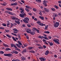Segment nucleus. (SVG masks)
<instances>
[{
    "mask_svg": "<svg viewBox=\"0 0 61 61\" xmlns=\"http://www.w3.org/2000/svg\"><path fill=\"white\" fill-rule=\"evenodd\" d=\"M29 20V19L27 17L25 18V19L23 20V21L25 23H28V22L27 21H28Z\"/></svg>",
    "mask_w": 61,
    "mask_h": 61,
    "instance_id": "1",
    "label": "nucleus"
},
{
    "mask_svg": "<svg viewBox=\"0 0 61 61\" xmlns=\"http://www.w3.org/2000/svg\"><path fill=\"white\" fill-rule=\"evenodd\" d=\"M59 25V22H56L54 24V26L56 27H57L58 25Z\"/></svg>",
    "mask_w": 61,
    "mask_h": 61,
    "instance_id": "2",
    "label": "nucleus"
},
{
    "mask_svg": "<svg viewBox=\"0 0 61 61\" xmlns=\"http://www.w3.org/2000/svg\"><path fill=\"white\" fill-rule=\"evenodd\" d=\"M20 16L21 17H24L25 16H26V14L25 13H24V14H20Z\"/></svg>",
    "mask_w": 61,
    "mask_h": 61,
    "instance_id": "3",
    "label": "nucleus"
},
{
    "mask_svg": "<svg viewBox=\"0 0 61 61\" xmlns=\"http://www.w3.org/2000/svg\"><path fill=\"white\" fill-rule=\"evenodd\" d=\"M39 59L41 60V61H44L46 60V59L44 57L39 58Z\"/></svg>",
    "mask_w": 61,
    "mask_h": 61,
    "instance_id": "4",
    "label": "nucleus"
},
{
    "mask_svg": "<svg viewBox=\"0 0 61 61\" xmlns=\"http://www.w3.org/2000/svg\"><path fill=\"white\" fill-rule=\"evenodd\" d=\"M53 41H54L55 43H56L58 44H59V43L58 42V41H59V40H56L54 39L53 40Z\"/></svg>",
    "mask_w": 61,
    "mask_h": 61,
    "instance_id": "5",
    "label": "nucleus"
},
{
    "mask_svg": "<svg viewBox=\"0 0 61 61\" xmlns=\"http://www.w3.org/2000/svg\"><path fill=\"white\" fill-rule=\"evenodd\" d=\"M26 31L28 33H31V32H31V30L30 29H27Z\"/></svg>",
    "mask_w": 61,
    "mask_h": 61,
    "instance_id": "6",
    "label": "nucleus"
},
{
    "mask_svg": "<svg viewBox=\"0 0 61 61\" xmlns=\"http://www.w3.org/2000/svg\"><path fill=\"white\" fill-rule=\"evenodd\" d=\"M5 56H12V54H4Z\"/></svg>",
    "mask_w": 61,
    "mask_h": 61,
    "instance_id": "7",
    "label": "nucleus"
},
{
    "mask_svg": "<svg viewBox=\"0 0 61 61\" xmlns=\"http://www.w3.org/2000/svg\"><path fill=\"white\" fill-rule=\"evenodd\" d=\"M44 10L46 11V12H49V10L48 9H47L46 8H44Z\"/></svg>",
    "mask_w": 61,
    "mask_h": 61,
    "instance_id": "8",
    "label": "nucleus"
},
{
    "mask_svg": "<svg viewBox=\"0 0 61 61\" xmlns=\"http://www.w3.org/2000/svg\"><path fill=\"white\" fill-rule=\"evenodd\" d=\"M18 47H19V48H21V46L20 45L18 44L17 43H16L15 44Z\"/></svg>",
    "mask_w": 61,
    "mask_h": 61,
    "instance_id": "9",
    "label": "nucleus"
},
{
    "mask_svg": "<svg viewBox=\"0 0 61 61\" xmlns=\"http://www.w3.org/2000/svg\"><path fill=\"white\" fill-rule=\"evenodd\" d=\"M33 30H36V31L37 33H39V30L37 29H36V28H33Z\"/></svg>",
    "mask_w": 61,
    "mask_h": 61,
    "instance_id": "10",
    "label": "nucleus"
},
{
    "mask_svg": "<svg viewBox=\"0 0 61 61\" xmlns=\"http://www.w3.org/2000/svg\"><path fill=\"white\" fill-rule=\"evenodd\" d=\"M6 9L9 11H12V9L11 8H6Z\"/></svg>",
    "mask_w": 61,
    "mask_h": 61,
    "instance_id": "11",
    "label": "nucleus"
},
{
    "mask_svg": "<svg viewBox=\"0 0 61 61\" xmlns=\"http://www.w3.org/2000/svg\"><path fill=\"white\" fill-rule=\"evenodd\" d=\"M15 23H17V24H18V25H19V24H20V22H19V21H17L16 20H15Z\"/></svg>",
    "mask_w": 61,
    "mask_h": 61,
    "instance_id": "12",
    "label": "nucleus"
},
{
    "mask_svg": "<svg viewBox=\"0 0 61 61\" xmlns=\"http://www.w3.org/2000/svg\"><path fill=\"white\" fill-rule=\"evenodd\" d=\"M39 17L41 19H42V20H44V17L41 16H39Z\"/></svg>",
    "mask_w": 61,
    "mask_h": 61,
    "instance_id": "13",
    "label": "nucleus"
},
{
    "mask_svg": "<svg viewBox=\"0 0 61 61\" xmlns=\"http://www.w3.org/2000/svg\"><path fill=\"white\" fill-rule=\"evenodd\" d=\"M48 25H47L45 26V30H47L48 29Z\"/></svg>",
    "mask_w": 61,
    "mask_h": 61,
    "instance_id": "14",
    "label": "nucleus"
},
{
    "mask_svg": "<svg viewBox=\"0 0 61 61\" xmlns=\"http://www.w3.org/2000/svg\"><path fill=\"white\" fill-rule=\"evenodd\" d=\"M11 19H13V20H15V19L17 20V19H18L17 18H15V17H13V18H12Z\"/></svg>",
    "mask_w": 61,
    "mask_h": 61,
    "instance_id": "15",
    "label": "nucleus"
},
{
    "mask_svg": "<svg viewBox=\"0 0 61 61\" xmlns=\"http://www.w3.org/2000/svg\"><path fill=\"white\" fill-rule=\"evenodd\" d=\"M21 58L22 60H25V57H21Z\"/></svg>",
    "mask_w": 61,
    "mask_h": 61,
    "instance_id": "16",
    "label": "nucleus"
},
{
    "mask_svg": "<svg viewBox=\"0 0 61 61\" xmlns=\"http://www.w3.org/2000/svg\"><path fill=\"white\" fill-rule=\"evenodd\" d=\"M13 51V52L14 53H15V54H18V52L17 51Z\"/></svg>",
    "mask_w": 61,
    "mask_h": 61,
    "instance_id": "17",
    "label": "nucleus"
},
{
    "mask_svg": "<svg viewBox=\"0 0 61 61\" xmlns=\"http://www.w3.org/2000/svg\"><path fill=\"white\" fill-rule=\"evenodd\" d=\"M18 44H19V45L21 46V45H22V43H20V41H18Z\"/></svg>",
    "mask_w": 61,
    "mask_h": 61,
    "instance_id": "18",
    "label": "nucleus"
},
{
    "mask_svg": "<svg viewBox=\"0 0 61 61\" xmlns=\"http://www.w3.org/2000/svg\"><path fill=\"white\" fill-rule=\"evenodd\" d=\"M29 50H32V49H33V47H29Z\"/></svg>",
    "mask_w": 61,
    "mask_h": 61,
    "instance_id": "19",
    "label": "nucleus"
},
{
    "mask_svg": "<svg viewBox=\"0 0 61 61\" xmlns=\"http://www.w3.org/2000/svg\"><path fill=\"white\" fill-rule=\"evenodd\" d=\"M36 2H39V3H41V0H36Z\"/></svg>",
    "mask_w": 61,
    "mask_h": 61,
    "instance_id": "20",
    "label": "nucleus"
},
{
    "mask_svg": "<svg viewBox=\"0 0 61 61\" xmlns=\"http://www.w3.org/2000/svg\"><path fill=\"white\" fill-rule=\"evenodd\" d=\"M24 10H22L20 11V13H21V14H23L24 13Z\"/></svg>",
    "mask_w": 61,
    "mask_h": 61,
    "instance_id": "21",
    "label": "nucleus"
},
{
    "mask_svg": "<svg viewBox=\"0 0 61 61\" xmlns=\"http://www.w3.org/2000/svg\"><path fill=\"white\" fill-rule=\"evenodd\" d=\"M3 45H4V46H5L6 47H8V45H7L6 44L3 43Z\"/></svg>",
    "mask_w": 61,
    "mask_h": 61,
    "instance_id": "22",
    "label": "nucleus"
},
{
    "mask_svg": "<svg viewBox=\"0 0 61 61\" xmlns=\"http://www.w3.org/2000/svg\"><path fill=\"white\" fill-rule=\"evenodd\" d=\"M30 34H31L32 35H35V33L34 32H30Z\"/></svg>",
    "mask_w": 61,
    "mask_h": 61,
    "instance_id": "23",
    "label": "nucleus"
},
{
    "mask_svg": "<svg viewBox=\"0 0 61 61\" xmlns=\"http://www.w3.org/2000/svg\"><path fill=\"white\" fill-rule=\"evenodd\" d=\"M25 6L26 8H28V9H30L31 8L30 7H29L28 6H27V5H25Z\"/></svg>",
    "mask_w": 61,
    "mask_h": 61,
    "instance_id": "24",
    "label": "nucleus"
},
{
    "mask_svg": "<svg viewBox=\"0 0 61 61\" xmlns=\"http://www.w3.org/2000/svg\"><path fill=\"white\" fill-rule=\"evenodd\" d=\"M42 36H38V38H41V39H43V37Z\"/></svg>",
    "mask_w": 61,
    "mask_h": 61,
    "instance_id": "25",
    "label": "nucleus"
},
{
    "mask_svg": "<svg viewBox=\"0 0 61 61\" xmlns=\"http://www.w3.org/2000/svg\"><path fill=\"white\" fill-rule=\"evenodd\" d=\"M12 38L14 41H16V39H15V37H12Z\"/></svg>",
    "mask_w": 61,
    "mask_h": 61,
    "instance_id": "26",
    "label": "nucleus"
},
{
    "mask_svg": "<svg viewBox=\"0 0 61 61\" xmlns=\"http://www.w3.org/2000/svg\"><path fill=\"white\" fill-rule=\"evenodd\" d=\"M45 33H46V34H49L50 32L48 31H46L44 32Z\"/></svg>",
    "mask_w": 61,
    "mask_h": 61,
    "instance_id": "27",
    "label": "nucleus"
},
{
    "mask_svg": "<svg viewBox=\"0 0 61 61\" xmlns=\"http://www.w3.org/2000/svg\"><path fill=\"white\" fill-rule=\"evenodd\" d=\"M42 37H43L46 40H47L48 39V38H47V37H45L42 36Z\"/></svg>",
    "mask_w": 61,
    "mask_h": 61,
    "instance_id": "28",
    "label": "nucleus"
},
{
    "mask_svg": "<svg viewBox=\"0 0 61 61\" xmlns=\"http://www.w3.org/2000/svg\"><path fill=\"white\" fill-rule=\"evenodd\" d=\"M13 31H17V32H18V30H17L16 29H13Z\"/></svg>",
    "mask_w": 61,
    "mask_h": 61,
    "instance_id": "29",
    "label": "nucleus"
},
{
    "mask_svg": "<svg viewBox=\"0 0 61 61\" xmlns=\"http://www.w3.org/2000/svg\"><path fill=\"white\" fill-rule=\"evenodd\" d=\"M30 52L31 53H35V51H30Z\"/></svg>",
    "mask_w": 61,
    "mask_h": 61,
    "instance_id": "30",
    "label": "nucleus"
},
{
    "mask_svg": "<svg viewBox=\"0 0 61 61\" xmlns=\"http://www.w3.org/2000/svg\"><path fill=\"white\" fill-rule=\"evenodd\" d=\"M39 25L41 26H44V24L43 23H41L39 24Z\"/></svg>",
    "mask_w": 61,
    "mask_h": 61,
    "instance_id": "31",
    "label": "nucleus"
},
{
    "mask_svg": "<svg viewBox=\"0 0 61 61\" xmlns=\"http://www.w3.org/2000/svg\"><path fill=\"white\" fill-rule=\"evenodd\" d=\"M27 26L29 27H31V25L30 24H28L27 25Z\"/></svg>",
    "mask_w": 61,
    "mask_h": 61,
    "instance_id": "32",
    "label": "nucleus"
},
{
    "mask_svg": "<svg viewBox=\"0 0 61 61\" xmlns=\"http://www.w3.org/2000/svg\"><path fill=\"white\" fill-rule=\"evenodd\" d=\"M25 10H26V11H27V12H29V11H30L29 10H28V9H27L26 8H25Z\"/></svg>",
    "mask_w": 61,
    "mask_h": 61,
    "instance_id": "33",
    "label": "nucleus"
},
{
    "mask_svg": "<svg viewBox=\"0 0 61 61\" xmlns=\"http://www.w3.org/2000/svg\"><path fill=\"white\" fill-rule=\"evenodd\" d=\"M6 50L7 51H8V50H11V49L9 48H6Z\"/></svg>",
    "mask_w": 61,
    "mask_h": 61,
    "instance_id": "34",
    "label": "nucleus"
},
{
    "mask_svg": "<svg viewBox=\"0 0 61 61\" xmlns=\"http://www.w3.org/2000/svg\"><path fill=\"white\" fill-rule=\"evenodd\" d=\"M26 52V50H24L23 51V52L24 53H25V52Z\"/></svg>",
    "mask_w": 61,
    "mask_h": 61,
    "instance_id": "35",
    "label": "nucleus"
},
{
    "mask_svg": "<svg viewBox=\"0 0 61 61\" xmlns=\"http://www.w3.org/2000/svg\"><path fill=\"white\" fill-rule=\"evenodd\" d=\"M37 23L38 24H41V22L40 21H38L37 22Z\"/></svg>",
    "mask_w": 61,
    "mask_h": 61,
    "instance_id": "36",
    "label": "nucleus"
},
{
    "mask_svg": "<svg viewBox=\"0 0 61 61\" xmlns=\"http://www.w3.org/2000/svg\"><path fill=\"white\" fill-rule=\"evenodd\" d=\"M14 5H17V3L16 2L14 3Z\"/></svg>",
    "mask_w": 61,
    "mask_h": 61,
    "instance_id": "37",
    "label": "nucleus"
},
{
    "mask_svg": "<svg viewBox=\"0 0 61 61\" xmlns=\"http://www.w3.org/2000/svg\"><path fill=\"white\" fill-rule=\"evenodd\" d=\"M50 45L51 46H53V43H50Z\"/></svg>",
    "mask_w": 61,
    "mask_h": 61,
    "instance_id": "38",
    "label": "nucleus"
},
{
    "mask_svg": "<svg viewBox=\"0 0 61 61\" xmlns=\"http://www.w3.org/2000/svg\"><path fill=\"white\" fill-rule=\"evenodd\" d=\"M4 52L3 51H1L0 52V54H4Z\"/></svg>",
    "mask_w": 61,
    "mask_h": 61,
    "instance_id": "39",
    "label": "nucleus"
},
{
    "mask_svg": "<svg viewBox=\"0 0 61 61\" xmlns=\"http://www.w3.org/2000/svg\"><path fill=\"white\" fill-rule=\"evenodd\" d=\"M2 25L4 26H6V24H2Z\"/></svg>",
    "mask_w": 61,
    "mask_h": 61,
    "instance_id": "40",
    "label": "nucleus"
},
{
    "mask_svg": "<svg viewBox=\"0 0 61 61\" xmlns=\"http://www.w3.org/2000/svg\"><path fill=\"white\" fill-rule=\"evenodd\" d=\"M55 7L56 8V9H58V7L56 6H55Z\"/></svg>",
    "mask_w": 61,
    "mask_h": 61,
    "instance_id": "41",
    "label": "nucleus"
},
{
    "mask_svg": "<svg viewBox=\"0 0 61 61\" xmlns=\"http://www.w3.org/2000/svg\"><path fill=\"white\" fill-rule=\"evenodd\" d=\"M33 10L34 11H36V9L35 8H34L33 9Z\"/></svg>",
    "mask_w": 61,
    "mask_h": 61,
    "instance_id": "42",
    "label": "nucleus"
},
{
    "mask_svg": "<svg viewBox=\"0 0 61 61\" xmlns=\"http://www.w3.org/2000/svg\"><path fill=\"white\" fill-rule=\"evenodd\" d=\"M51 10H52V11H55V9L54 8H52Z\"/></svg>",
    "mask_w": 61,
    "mask_h": 61,
    "instance_id": "43",
    "label": "nucleus"
},
{
    "mask_svg": "<svg viewBox=\"0 0 61 61\" xmlns=\"http://www.w3.org/2000/svg\"><path fill=\"white\" fill-rule=\"evenodd\" d=\"M9 14L10 15H13L12 13L11 12H9Z\"/></svg>",
    "mask_w": 61,
    "mask_h": 61,
    "instance_id": "44",
    "label": "nucleus"
},
{
    "mask_svg": "<svg viewBox=\"0 0 61 61\" xmlns=\"http://www.w3.org/2000/svg\"><path fill=\"white\" fill-rule=\"evenodd\" d=\"M13 46L14 47H15V48H16V47H17L15 45H14Z\"/></svg>",
    "mask_w": 61,
    "mask_h": 61,
    "instance_id": "45",
    "label": "nucleus"
},
{
    "mask_svg": "<svg viewBox=\"0 0 61 61\" xmlns=\"http://www.w3.org/2000/svg\"><path fill=\"white\" fill-rule=\"evenodd\" d=\"M43 47L44 48H46V46L45 45H44L43 46Z\"/></svg>",
    "mask_w": 61,
    "mask_h": 61,
    "instance_id": "46",
    "label": "nucleus"
},
{
    "mask_svg": "<svg viewBox=\"0 0 61 61\" xmlns=\"http://www.w3.org/2000/svg\"><path fill=\"white\" fill-rule=\"evenodd\" d=\"M43 3H44L45 4L46 3V1H45V0H44L43 1Z\"/></svg>",
    "mask_w": 61,
    "mask_h": 61,
    "instance_id": "47",
    "label": "nucleus"
},
{
    "mask_svg": "<svg viewBox=\"0 0 61 61\" xmlns=\"http://www.w3.org/2000/svg\"><path fill=\"white\" fill-rule=\"evenodd\" d=\"M39 14L41 16H42V14L41 13V12H40Z\"/></svg>",
    "mask_w": 61,
    "mask_h": 61,
    "instance_id": "48",
    "label": "nucleus"
},
{
    "mask_svg": "<svg viewBox=\"0 0 61 61\" xmlns=\"http://www.w3.org/2000/svg\"><path fill=\"white\" fill-rule=\"evenodd\" d=\"M29 36H26V38H27V39H29Z\"/></svg>",
    "mask_w": 61,
    "mask_h": 61,
    "instance_id": "49",
    "label": "nucleus"
},
{
    "mask_svg": "<svg viewBox=\"0 0 61 61\" xmlns=\"http://www.w3.org/2000/svg\"><path fill=\"white\" fill-rule=\"evenodd\" d=\"M11 6H13V5H14V3L11 4Z\"/></svg>",
    "mask_w": 61,
    "mask_h": 61,
    "instance_id": "50",
    "label": "nucleus"
},
{
    "mask_svg": "<svg viewBox=\"0 0 61 61\" xmlns=\"http://www.w3.org/2000/svg\"><path fill=\"white\" fill-rule=\"evenodd\" d=\"M44 44H47V45H48V43L47 42H46V41L45 42V43H44Z\"/></svg>",
    "mask_w": 61,
    "mask_h": 61,
    "instance_id": "51",
    "label": "nucleus"
},
{
    "mask_svg": "<svg viewBox=\"0 0 61 61\" xmlns=\"http://www.w3.org/2000/svg\"><path fill=\"white\" fill-rule=\"evenodd\" d=\"M44 5L45 6H47V4L46 3V4H44Z\"/></svg>",
    "mask_w": 61,
    "mask_h": 61,
    "instance_id": "52",
    "label": "nucleus"
},
{
    "mask_svg": "<svg viewBox=\"0 0 61 61\" xmlns=\"http://www.w3.org/2000/svg\"><path fill=\"white\" fill-rule=\"evenodd\" d=\"M22 26L23 27H25V25L23 24L22 25Z\"/></svg>",
    "mask_w": 61,
    "mask_h": 61,
    "instance_id": "53",
    "label": "nucleus"
},
{
    "mask_svg": "<svg viewBox=\"0 0 61 61\" xmlns=\"http://www.w3.org/2000/svg\"><path fill=\"white\" fill-rule=\"evenodd\" d=\"M11 47H13V46H14V45L13 44H11Z\"/></svg>",
    "mask_w": 61,
    "mask_h": 61,
    "instance_id": "54",
    "label": "nucleus"
},
{
    "mask_svg": "<svg viewBox=\"0 0 61 61\" xmlns=\"http://www.w3.org/2000/svg\"><path fill=\"white\" fill-rule=\"evenodd\" d=\"M10 25V24L9 23H8L7 24V25Z\"/></svg>",
    "mask_w": 61,
    "mask_h": 61,
    "instance_id": "55",
    "label": "nucleus"
},
{
    "mask_svg": "<svg viewBox=\"0 0 61 61\" xmlns=\"http://www.w3.org/2000/svg\"><path fill=\"white\" fill-rule=\"evenodd\" d=\"M51 36H49V39H51Z\"/></svg>",
    "mask_w": 61,
    "mask_h": 61,
    "instance_id": "56",
    "label": "nucleus"
},
{
    "mask_svg": "<svg viewBox=\"0 0 61 61\" xmlns=\"http://www.w3.org/2000/svg\"><path fill=\"white\" fill-rule=\"evenodd\" d=\"M49 51H48L47 50L46 51V53H47V54H48V52H49Z\"/></svg>",
    "mask_w": 61,
    "mask_h": 61,
    "instance_id": "57",
    "label": "nucleus"
},
{
    "mask_svg": "<svg viewBox=\"0 0 61 61\" xmlns=\"http://www.w3.org/2000/svg\"><path fill=\"white\" fill-rule=\"evenodd\" d=\"M8 37H9V38H11V36H9H9H8Z\"/></svg>",
    "mask_w": 61,
    "mask_h": 61,
    "instance_id": "58",
    "label": "nucleus"
},
{
    "mask_svg": "<svg viewBox=\"0 0 61 61\" xmlns=\"http://www.w3.org/2000/svg\"><path fill=\"white\" fill-rule=\"evenodd\" d=\"M45 54L46 55H48V53H46V52L45 53Z\"/></svg>",
    "mask_w": 61,
    "mask_h": 61,
    "instance_id": "59",
    "label": "nucleus"
},
{
    "mask_svg": "<svg viewBox=\"0 0 61 61\" xmlns=\"http://www.w3.org/2000/svg\"><path fill=\"white\" fill-rule=\"evenodd\" d=\"M18 37L19 39H21V37L20 36H19Z\"/></svg>",
    "mask_w": 61,
    "mask_h": 61,
    "instance_id": "60",
    "label": "nucleus"
},
{
    "mask_svg": "<svg viewBox=\"0 0 61 61\" xmlns=\"http://www.w3.org/2000/svg\"><path fill=\"white\" fill-rule=\"evenodd\" d=\"M58 3H60V4H61V1H58Z\"/></svg>",
    "mask_w": 61,
    "mask_h": 61,
    "instance_id": "61",
    "label": "nucleus"
},
{
    "mask_svg": "<svg viewBox=\"0 0 61 61\" xmlns=\"http://www.w3.org/2000/svg\"><path fill=\"white\" fill-rule=\"evenodd\" d=\"M54 56L55 57H57V56H56V55H54Z\"/></svg>",
    "mask_w": 61,
    "mask_h": 61,
    "instance_id": "62",
    "label": "nucleus"
},
{
    "mask_svg": "<svg viewBox=\"0 0 61 61\" xmlns=\"http://www.w3.org/2000/svg\"><path fill=\"white\" fill-rule=\"evenodd\" d=\"M0 29H4V28H3L2 27H0Z\"/></svg>",
    "mask_w": 61,
    "mask_h": 61,
    "instance_id": "63",
    "label": "nucleus"
},
{
    "mask_svg": "<svg viewBox=\"0 0 61 61\" xmlns=\"http://www.w3.org/2000/svg\"><path fill=\"white\" fill-rule=\"evenodd\" d=\"M20 34H18V37L20 36Z\"/></svg>",
    "mask_w": 61,
    "mask_h": 61,
    "instance_id": "64",
    "label": "nucleus"
}]
</instances>
